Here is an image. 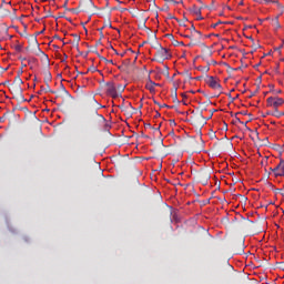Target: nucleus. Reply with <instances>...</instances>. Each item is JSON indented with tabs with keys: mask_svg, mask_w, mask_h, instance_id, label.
<instances>
[{
	"mask_svg": "<svg viewBox=\"0 0 284 284\" xmlns=\"http://www.w3.org/2000/svg\"><path fill=\"white\" fill-rule=\"evenodd\" d=\"M283 104H284L283 98L270 97L266 100L267 108H274V110H278V108H281V105Z\"/></svg>",
	"mask_w": 284,
	"mask_h": 284,
	"instance_id": "1",
	"label": "nucleus"
},
{
	"mask_svg": "<svg viewBox=\"0 0 284 284\" xmlns=\"http://www.w3.org/2000/svg\"><path fill=\"white\" fill-rule=\"evenodd\" d=\"M108 90H106V94H109V97H112V99H119V92L116 91V85L114 84V82L109 81L105 83Z\"/></svg>",
	"mask_w": 284,
	"mask_h": 284,
	"instance_id": "2",
	"label": "nucleus"
},
{
	"mask_svg": "<svg viewBox=\"0 0 284 284\" xmlns=\"http://www.w3.org/2000/svg\"><path fill=\"white\" fill-rule=\"evenodd\" d=\"M205 83H207L209 87L212 88V90H221V88H223L221 83H219V80H216V78L212 75L206 77Z\"/></svg>",
	"mask_w": 284,
	"mask_h": 284,
	"instance_id": "3",
	"label": "nucleus"
},
{
	"mask_svg": "<svg viewBox=\"0 0 284 284\" xmlns=\"http://www.w3.org/2000/svg\"><path fill=\"white\" fill-rule=\"evenodd\" d=\"M161 84L152 81V79L149 78V81L146 83V90H149L152 94H154V92H156V89H154V87H159Z\"/></svg>",
	"mask_w": 284,
	"mask_h": 284,
	"instance_id": "4",
	"label": "nucleus"
},
{
	"mask_svg": "<svg viewBox=\"0 0 284 284\" xmlns=\"http://www.w3.org/2000/svg\"><path fill=\"white\" fill-rule=\"evenodd\" d=\"M159 54H160V57H162L163 59H170V57H172V55L170 54V50H168L166 48H163L162 45H160Z\"/></svg>",
	"mask_w": 284,
	"mask_h": 284,
	"instance_id": "5",
	"label": "nucleus"
},
{
	"mask_svg": "<svg viewBox=\"0 0 284 284\" xmlns=\"http://www.w3.org/2000/svg\"><path fill=\"white\" fill-rule=\"evenodd\" d=\"M190 12L192 14H195L196 17H201V8L196 7V4H193L190 9Z\"/></svg>",
	"mask_w": 284,
	"mask_h": 284,
	"instance_id": "6",
	"label": "nucleus"
},
{
	"mask_svg": "<svg viewBox=\"0 0 284 284\" xmlns=\"http://www.w3.org/2000/svg\"><path fill=\"white\" fill-rule=\"evenodd\" d=\"M280 166H281V170L278 171V173H276V176H284V160L283 159L280 160Z\"/></svg>",
	"mask_w": 284,
	"mask_h": 284,
	"instance_id": "7",
	"label": "nucleus"
},
{
	"mask_svg": "<svg viewBox=\"0 0 284 284\" xmlns=\"http://www.w3.org/2000/svg\"><path fill=\"white\" fill-rule=\"evenodd\" d=\"M100 118L102 119V121L104 123V131L110 132V128H112V125H110V123H108V120H105V118L103 115H100Z\"/></svg>",
	"mask_w": 284,
	"mask_h": 284,
	"instance_id": "8",
	"label": "nucleus"
},
{
	"mask_svg": "<svg viewBox=\"0 0 284 284\" xmlns=\"http://www.w3.org/2000/svg\"><path fill=\"white\" fill-rule=\"evenodd\" d=\"M267 114H271V116H276V119H281L282 113L280 112L278 109H274V112H267Z\"/></svg>",
	"mask_w": 284,
	"mask_h": 284,
	"instance_id": "9",
	"label": "nucleus"
},
{
	"mask_svg": "<svg viewBox=\"0 0 284 284\" xmlns=\"http://www.w3.org/2000/svg\"><path fill=\"white\" fill-rule=\"evenodd\" d=\"M22 241H24L27 244H30L32 243V237H30V235H23Z\"/></svg>",
	"mask_w": 284,
	"mask_h": 284,
	"instance_id": "10",
	"label": "nucleus"
},
{
	"mask_svg": "<svg viewBox=\"0 0 284 284\" xmlns=\"http://www.w3.org/2000/svg\"><path fill=\"white\" fill-rule=\"evenodd\" d=\"M271 170H272L273 174L276 176V174H278V172H281V163L274 169L271 168Z\"/></svg>",
	"mask_w": 284,
	"mask_h": 284,
	"instance_id": "11",
	"label": "nucleus"
},
{
	"mask_svg": "<svg viewBox=\"0 0 284 284\" xmlns=\"http://www.w3.org/2000/svg\"><path fill=\"white\" fill-rule=\"evenodd\" d=\"M172 221H175V223H179L181 219H179V214L174 213L172 216Z\"/></svg>",
	"mask_w": 284,
	"mask_h": 284,
	"instance_id": "12",
	"label": "nucleus"
},
{
	"mask_svg": "<svg viewBox=\"0 0 284 284\" xmlns=\"http://www.w3.org/2000/svg\"><path fill=\"white\" fill-rule=\"evenodd\" d=\"M72 37L77 39V48H79V41H81V37H79L77 33H73Z\"/></svg>",
	"mask_w": 284,
	"mask_h": 284,
	"instance_id": "13",
	"label": "nucleus"
},
{
	"mask_svg": "<svg viewBox=\"0 0 284 284\" xmlns=\"http://www.w3.org/2000/svg\"><path fill=\"white\" fill-rule=\"evenodd\" d=\"M173 45L176 48L178 45H185V43L179 42V40H173Z\"/></svg>",
	"mask_w": 284,
	"mask_h": 284,
	"instance_id": "14",
	"label": "nucleus"
},
{
	"mask_svg": "<svg viewBox=\"0 0 284 284\" xmlns=\"http://www.w3.org/2000/svg\"><path fill=\"white\" fill-rule=\"evenodd\" d=\"M88 72H99V69H97V67L92 65L88 69Z\"/></svg>",
	"mask_w": 284,
	"mask_h": 284,
	"instance_id": "15",
	"label": "nucleus"
},
{
	"mask_svg": "<svg viewBox=\"0 0 284 284\" xmlns=\"http://www.w3.org/2000/svg\"><path fill=\"white\" fill-rule=\"evenodd\" d=\"M16 52H21L23 50V47L21 44H18L14 47Z\"/></svg>",
	"mask_w": 284,
	"mask_h": 284,
	"instance_id": "16",
	"label": "nucleus"
},
{
	"mask_svg": "<svg viewBox=\"0 0 284 284\" xmlns=\"http://www.w3.org/2000/svg\"><path fill=\"white\" fill-rule=\"evenodd\" d=\"M123 65H125V68L130 67V63H131V60L130 59H126V60H123Z\"/></svg>",
	"mask_w": 284,
	"mask_h": 284,
	"instance_id": "17",
	"label": "nucleus"
},
{
	"mask_svg": "<svg viewBox=\"0 0 284 284\" xmlns=\"http://www.w3.org/2000/svg\"><path fill=\"white\" fill-rule=\"evenodd\" d=\"M101 60L105 61V63H111L112 65H114V61L113 60H108L104 57H102Z\"/></svg>",
	"mask_w": 284,
	"mask_h": 284,
	"instance_id": "18",
	"label": "nucleus"
},
{
	"mask_svg": "<svg viewBox=\"0 0 284 284\" xmlns=\"http://www.w3.org/2000/svg\"><path fill=\"white\" fill-rule=\"evenodd\" d=\"M20 97H21V102H22V103H26V101H32V98H30V100H28V99H26V98L23 97L22 93L20 94Z\"/></svg>",
	"mask_w": 284,
	"mask_h": 284,
	"instance_id": "19",
	"label": "nucleus"
},
{
	"mask_svg": "<svg viewBox=\"0 0 284 284\" xmlns=\"http://www.w3.org/2000/svg\"><path fill=\"white\" fill-rule=\"evenodd\" d=\"M222 23H225V22L219 21V22H216L214 24H211V28H216V27L221 26Z\"/></svg>",
	"mask_w": 284,
	"mask_h": 284,
	"instance_id": "20",
	"label": "nucleus"
},
{
	"mask_svg": "<svg viewBox=\"0 0 284 284\" xmlns=\"http://www.w3.org/2000/svg\"><path fill=\"white\" fill-rule=\"evenodd\" d=\"M118 90H121L123 92V90H125V85L119 84L118 87H115Z\"/></svg>",
	"mask_w": 284,
	"mask_h": 284,
	"instance_id": "21",
	"label": "nucleus"
},
{
	"mask_svg": "<svg viewBox=\"0 0 284 284\" xmlns=\"http://www.w3.org/2000/svg\"><path fill=\"white\" fill-rule=\"evenodd\" d=\"M256 92H258V89H256L254 92H252V93L248 95V99H252V97H256Z\"/></svg>",
	"mask_w": 284,
	"mask_h": 284,
	"instance_id": "22",
	"label": "nucleus"
},
{
	"mask_svg": "<svg viewBox=\"0 0 284 284\" xmlns=\"http://www.w3.org/2000/svg\"><path fill=\"white\" fill-rule=\"evenodd\" d=\"M187 30H190V32H196V27L192 24L191 28H189Z\"/></svg>",
	"mask_w": 284,
	"mask_h": 284,
	"instance_id": "23",
	"label": "nucleus"
},
{
	"mask_svg": "<svg viewBox=\"0 0 284 284\" xmlns=\"http://www.w3.org/2000/svg\"><path fill=\"white\" fill-rule=\"evenodd\" d=\"M48 81H52V74L50 72L47 75V83H48Z\"/></svg>",
	"mask_w": 284,
	"mask_h": 284,
	"instance_id": "24",
	"label": "nucleus"
},
{
	"mask_svg": "<svg viewBox=\"0 0 284 284\" xmlns=\"http://www.w3.org/2000/svg\"><path fill=\"white\" fill-rule=\"evenodd\" d=\"M233 123H241L243 125V121H241V119L235 118V121H233Z\"/></svg>",
	"mask_w": 284,
	"mask_h": 284,
	"instance_id": "25",
	"label": "nucleus"
},
{
	"mask_svg": "<svg viewBox=\"0 0 284 284\" xmlns=\"http://www.w3.org/2000/svg\"><path fill=\"white\" fill-rule=\"evenodd\" d=\"M276 21V28H281V23L278 22V16L275 18Z\"/></svg>",
	"mask_w": 284,
	"mask_h": 284,
	"instance_id": "26",
	"label": "nucleus"
},
{
	"mask_svg": "<svg viewBox=\"0 0 284 284\" xmlns=\"http://www.w3.org/2000/svg\"><path fill=\"white\" fill-rule=\"evenodd\" d=\"M16 80H17V81H20V83L23 84V80H21V75H17V77H16Z\"/></svg>",
	"mask_w": 284,
	"mask_h": 284,
	"instance_id": "27",
	"label": "nucleus"
},
{
	"mask_svg": "<svg viewBox=\"0 0 284 284\" xmlns=\"http://www.w3.org/2000/svg\"><path fill=\"white\" fill-rule=\"evenodd\" d=\"M9 230H10V232H12V234H17V229H12L9 226Z\"/></svg>",
	"mask_w": 284,
	"mask_h": 284,
	"instance_id": "28",
	"label": "nucleus"
},
{
	"mask_svg": "<svg viewBox=\"0 0 284 284\" xmlns=\"http://www.w3.org/2000/svg\"><path fill=\"white\" fill-rule=\"evenodd\" d=\"M181 37H184L185 39H192V36L190 34H181Z\"/></svg>",
	"mask_w": 284,
	"mask_h": 284,
	"instance_id": "29",
	"label": "nucleus"
},
{
	"mask_svg": "<svg viewBox=\"0 0 284 284\" xmlns=\"http://www.w3.org/2000/svg\"><path fill=\"white\" fill-rule=\"evenodd\" d=\"M21 74H23V68H21L20 70H18V75L21 77Z\"/></svg>",
	"mask_w": 284,
	"mask_h": 284,
	"instance_id": "30",
	"label": "nucleus"
},
{
	"mask_svg": "<svg viewBox=\"0 0 284 284\" xmlns=\"http://www.w3.org/2000/svg\"><path fill=\"white\" fill-rule=\"evenodd\" d=\"M195 34H199V38L201 39V37H203V33H201V31L196 30Z\"/></svg>",
	"mask_w": 284,
	"mask_h": 284,
	"instance_id": "31",
	"label": "nucleus"
},
{
	"mask_svg": "<svg viewBox=\"0 0 284 284\" xmlns=\"http://www.w3.org/2000/svg\"><path fill=\"white\" fill-rule=\"evenodd\" d=\"M159 106H160V108H172V106H170V105H168V104H159Z\"/></svg>",
	"mask_w": 284,
	"mask_h": 284,
	"instance_id": "32",
	"label": "nucleus"
},
{
	"mask_svg": "<svg viewBox=\"0 0 284 284\" xmlns=\"http://www.w3.org/2000/svg\"><path fill=\"white\" fill-rule=\"evenodd\" d=\"M159 116H161V113H159V111L155 112L154 119H159Z\"/></svg>",
	"mask_w": 284,
	"mask_h": 284,
	"instance_id": "33",
	"label": "nucleus"
},
{
	"mask_svg": "<svg viewBox=\"0 0 284 284\" xmlns=\"http://www.w3.org/2000/svg\"><path fill=\"white\" fill-rule=\"evenodd\" d=\"M3 121H6V115H3L2 118H0V123H3Z\"/></svg>",
	"mask_w": 284,
	"mask_h": 284,
	"instance_id": "34",
	"label": "nucleus"
},
{
	"mask_svg": "<svg viewBox=\"0 0 284 284\" xmlns=\"http://www.w3.org/2000/svg\"><path fill=\"white\" fill-rule=\"evenodd\" d=\"M144 128H152V124L145 123V124H144Z\"/></svg>",
	"mask_w": 284,
	"mask_h": 284,
	"instance_id": "35",
	"label": "nucleus"
},
{
	"mask_svg": "<svg viewBox=\"0 0 284 284\" xmlns=\"http://www.w3.org/2000/svg\"><path fill=\"white\" fill-rule=\"evenodd\" d=\"M61 89H62L64 92H68V90H65V87L63 85V83H61Z\"/></svg>",
	"mask_w": 284,
	"mask_h": 284,
	"instance_id": "36",
	"label": "nucleus"
},
{
	"mask_svg": "<svg viewBox=\"0 0 284 284\" xmlns=\"http://www.w3.org/2000/svg\"><path fill=\"white\" fill-rule=\"evenodd\" d=\"M53 39H58L59 41H61V38L58 34H55Z\"/></svg>",
	"mask_w": 284,
	"mask_h": 284,
	"instance_id": "37",
	"label": "nucleus"
},
{
	"mask_svg": "<svg viewBox=\"0 0 284 284\" xmlns=\"http://www.w3.org/2000/svg\"><path fill=\"white\" fill-rule=\"evenodd\" d=\"M166 37H169V39H173V41H174V36H172V34H166Z\"/></svg>",
	"mask_w": 284,
	"mask_h": 284,
	"instance_id": "38",
	"label": "nucleus"
},
{
	"mask_svg": "<svg viewBox=\"0 0 284 284\" xmlns=\"http://www.w3.org/2000/svg\"><path fill=\"white\" fill-rule=\"evenodd\" d=\"M283 48V44H281L280 47L275 48L274 50H281Z\"/></svg>",
	"mask_w": 284,
	"mask_h": 284,
	"instance_id": "39",
	"label": "nucleus"
},
{
	"mask_svg": "<svg viewBox=\"0 0 284 284\" xmlns=\"http://www.w3.org/2000/svg\"><path fill=\"white\" fill-rule=\"evenodd\" d=\"M268 87L271 88L272 92H274V84H270Z\"/></svg>",
	"mask_w": 284,
	"mask_h": 284,
	"instance_id": "40",
	"label": "nucleus"
},
{
	"mask_svg": "<svg viewBox=\"0 0 284 284\" xmlns=\"http://www.w3.org/2000/svg\"><path fill=\"white\" fill-rule=\"evenodd\" d=\"M204 71H205V72H210V67H205V68H204Z\"/></svg>",
	"mask_w": 284,
	"mask_h": 284,
	"instance_id": "41",
	"label": "nucleus"
},
{
	"mask_svg": "<svg viewBox=\"0 0 284 284\" xmlns=\"http://www.w3.org/2000/svg\"><path fill=\"white\" fill-rule=\"evenodd\" d=\"M201 20H203V17H201V14H200V16H197V21H201Z\"/></svg>",
	"mask_w": 284,
	"mask_h": 284,
	"instance_id": "42",
	"label": "nucleus"
},
{
	"mask_svg": "<svg viewBox=\"0 0 284 284\" xmlns=\"http://www.w3.org/2000/svg\"><path fill=\"white\" fill-rule=\"evenodd\" d=\"M43 32H45V29H43L42 31L38 32L37 34H43Z\"/></svg>",
	"mask_w": 284,
	"mask_h": 284,
	"instance_id": "43",
	"label": "nucleus"
},
{
	"mask_svg": "<svg viewBox=\"0 0 284 284\" xmlns=\"http://www.w3.org/2000/svg\"><path fill=\"white\" fill-rule=\"evenodd\" d=\"M126 51L120 53V57H125Z\"/></svg>",
	"mask_w": 284,
	"mask_h": 284,
	"instance_id": "44",
	"label": "nucleus"
},
{
	"mask_svg": "<svg viewBox=\"0 0 284 284\" xmlns=\"http://www.w3.org/2000/svg\"><path fill=\"white\" fill-rule=\"evenodd\" d=\"M273 3H276L278 8H281V4L278 3V1H273Z\"/></svg>",
	"mask_w": 284,
	"mask_h": 284,
	"instance_id": "45",
	"label": "nucleus"
},
{
	"mask_svg": "<svg viewBox=\"0 0 284 284\" xmlns=\"http://www.w3.org/2000/svg\"><path fill=\"white\" fill-rule=\"evenodd\" d=\"M257 3H263V1H266L267 2V0H261V1H258V0H255Z\"/></svg>",
	"mask_w": 284,
	"mask_h": 284,
	"instance_id": "46",
	"label": "nucleus"
},
{
	"mask_svg": "<svg viewBox=\"0 0 284 284\" xmlns=\"http://www.w3.org/2000/svg\"><path fill=\"white\" fill-rule=\"evenodd\" d=\"M170 19H175V21H179V19H176V18L173 17V16H170Z\"/></svg>",
	"mask_w": 284,
	"mask_h": 284,
	"instance_id": "47",
	"label": "nucleus"
},
{
	"mask_svg": "<svg viewBox=\"0 0 284 284\" xmlns=\"http://www.w3.org/2000/svg\"><path fill=\"white\" fill-rule=\"evenodd\" d=\"M171 124L176 125V122L174 120H171Z\"/></svg>",
	"mask_w": 284,
	"mask_h": 284,
	"instance_id": "48",
	"label": "nucleus"
},
{
	"mask_svg": "<svg viewBox=\"0 0 284 284\" xmlns=\"http://www.w3.org/2000/svg\"><path fill=\"white\" fill-rule=\"evenodd\" d=\"M155 103V105H161V103H159L156 100L153 101Z\"/></svg>",
	"mask_w": 284,
	"mask_h": 284,
	"instance_id": "49",
	"label": "nucleus"
},
{
	"mask_svg": "<svg viewBox=\"0 0 284 284\" xmlns=\"http://www.w3.org/2000/svg\"><path fill=\"white\" fill-rule=\"evenodd\" d=\"M183 99H187V95L185 93H182Z\"/></svg>",
	"mask_w": 284,
	"mask_h": 284,
	"instance_id": "50",
	"label": "nucleus"
},
{
	"mask_svg": "<svg viewBox=\"0 0 284 284\" xmlns=\"http://www.w3.org/2000/svg\"><path fill=\"white\" fill-rule=\"evenodd\" d=\"M180 26H182V28H185V23L183 22H180Z\"/></svg>",
	"mask_w": 284,
	"mask_h": 284,
	"instance_id": "51",
	"label": "nucleus"
},
{
	"mask_svg": "<svg viewBox=\"0 0 284 284\" xmlns=\"http://www.w3.org/2000/svg\"><path fill=\"white\" fill-rule=\"evenodd\" d=\"M19 91H20V94H22V93H23V89H21V87L19 88Z\"/></svg>",
	"mask_w": 284,
	"mask_h": 284,
	"instance_id": "52",
	"label": "nucleus"
},
{
	"mask_svg": "<svg viewBox=\"0 0 284 284\" xmlns=\"http://www.w3.org/2000/svg\"><path fill=\"white\" fill-rule=\"evenodd\" d=\"M258 65H261V62H258L257 64H255L254 68H258Z\"/></svg>",
	"mask_w": 284,
	"mask_h": 284,
	"instance_id": "53",
	"label": "nucleus"
},
{
	"mask_svg": "<svg viewBox=\"0 0 284 284\" xmlns=\"http://www.w3.org/2000/svg\"><path fill=\"white\" fill-rule=\"evenodd\" d=\"M155 130H158V132H159L161 130V124Z\"/></svg>",
	"mask_w": 284,
	"mask_h": 284,
	"instance_id": "54",
	"label": "nucleus"
},
{
	"mask_svg": "<svg viewBox=\"0 0 284 284\" xmlns=\"http://www.w3.org/2000/svg\"><path fill=\"white\" fill-rule=\"evenodd\" d=\"M195 79H196V81H201V77H196Z\"/></svg>",
	"mask_w": 284,
	"mask_h": 284,
	"instance_id": "55",
	"label": "nucleus"
},
{
	"mask_svg": "<svg viewBox=\"0 0 284 284\" xmlns=\"http://www.w3.org/2000/svg\"><path fill=\"white\" fill-rule=\"evenodd\" d=\"M281 92H282V91H281V90H278V91H276V92H275V94H281Z\"/></svg>",
	"mask_w": 284,
	"mask_h": 284,
	"instance_id": "56",
	"label": "nucleus"
},
{
	"mask_svg": "<svg viewBox=\"0 0 284 284\" xmlns=\"http://www.w3.org/2000/svg\"><path fill=\"white\" fill-rule=\"evenodd\" d=\"M118 68H119L120 70H123V65H119Z\"/></svg>",
	"mask_w": 284,
	"mask_h": 284,
	"instance_id": "57",
	"label": "nucleus"
},
{
	"mask_svg": "<svg viewBox=\"0 0 284 284\" xmlns=\"http://www.w3.org/2000/svg\"><path fill=\"white\" fill-rule=\"evenodd\" d=\"M271 114H267V112H266V114H263V116L265 118V116H270Z\"/></svg>",
	"mask_w": 284,
	"mask_h": 284,
	"instance_id": "58",
	"label": "nucleus"
},
{
	"mask_svg": "<svg viewBox=\"0 0 284 284\" xmlns=\"http://www.w3.org/2000/svg\"><path fill=\"white\" fill-rule=\"evenodd\" d=\"M61 77H62V74H61V73H59V74H58V78H59V79H61Z\"/></svg>",
	"mask_w": 284,
	"mask_h": 284,
	"instance_id": "59",
	"label": "nucleus"
},
{
	"mask_svg": "<svg viewBox=\"0 0 284 284\" xmlns=\"http://www.w3.org/2000/svg\"><path fill=\"white\" fill-rule=\"evenodd\" d=\"M260 23H263V19H258Z\"/></svg>",
	"mask_w": 284,
	"mask_h": 284,
	"instance_id": "60",
	"label": "nucleus"
},
{
	"mask_svg": "<svg viewBox=\"0 0 284 284\" xmlns=\"http://www.w3.org/2000/svg\"><path fill=\"white\" fill-rule=\"evenodd\" d=\"M241 114H244V115H246V114H247V112H241Z\"/></svg>",
	"mask_w": 284,
	"mask_h": 284,
	"instance_id": "61",
	"label": "nucleus"
},
{
	"mask_svg": "<svg viewBox=\"0 0 284 284\" xmlns=\"http://www.w3.org/2000/svg\"><path fill=\"white\" fill-rule=\"evenodd\" d=\"M129 52H134L132 49H128Z\"/></svg>",
	"mask_w": 284,
	"mask_h": 284,
	"instance_id": "62",
	"label": "nucleus"
},
{
	"mask_svg": "<svg viewBox=\"0 0 284 284\" xmlns=\"http://www.w3.org/2000/svg\"><path fill=\"white\" fill-rule=\"evenodd\" d=\"M239 6H243V1H241V2L239 3Z\"/></svg>",
	"mask_w": 284,
	"mask_h": 284,
	"instance_id": "63",
	"label": "nucleus"
},
{
	"mask_svg": "<svg viewBox=\"0 0 284 284\" xmlns=\"http://www.w3.org/2000/svg\"><path fill=\"white\" fill-rule=\"evenodd\" d=\"M175 100L178 99L176 92L174 93Z\"/></svg>",
	"mask_w": 284,
	"mask_h": 284,
	"instance_id": "64",
	"label": "nucleus"
}]
</instances>
